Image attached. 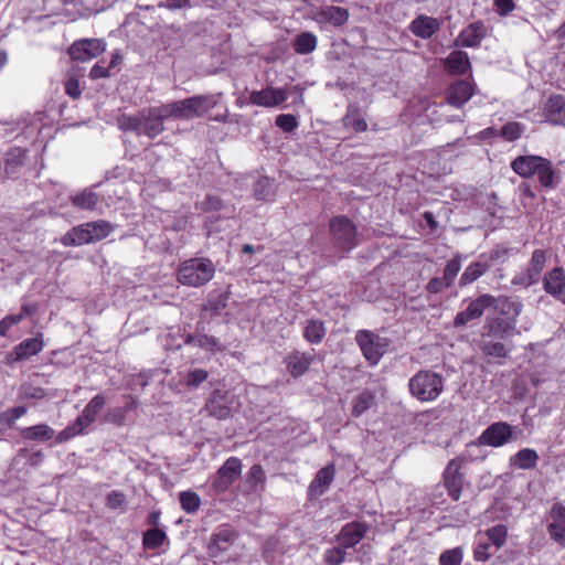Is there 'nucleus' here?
Segmentation results:
<instances>
[{"label":"nucleus","instance_id":"1","mask_svg":"<svg viewBox=\"0 0 565 565\" xmlns=\"http://www.w3.org/2000/svg\"><path fill=\"white\" fill-rule=\"evenodd\" d=\"M217 95H195L185 99L168 103L163 105V111L169 118L178 120H190L202 117L218 103Z\"/></svg>","mask_w":565,"mask_h":565},{"label":"nucleus","instance_id":"2","mask_svg":"<svg viewBox=\"0 0 565 565\" xmlns=\"http://www.w3.org/2000/svg\"><path fill=\"white\" fill-rule=\"evenodd\" d=\"M215 274V266L209 258H191L183 262L178 269V281L189 287L207 284Z\"/></svg>","mask_w":565,"mask_h":565},{"label":"nucleus","instance_id":"3","mask_svg":"<svg viewBox=\"0 0 565 565\" xmlns=\"http://www.w3.org/2000/svg\"><path fill=\"white\" fill-rule=\"evenodd\" d=\"M411 394L420 402H433L444 391V379L430 370H422L409 379Z\"/></svg>","mask_w":565,"mask_h":565},{"label":"nucleus","instance_id":"4","mask_svg":"<svg viewBox=\"0 0 565 565\" xmlns=\"http://www.w3.org/2000/svg\"><path fill=\"white\" fill-rule=\"evenodd\" d=\"M106 398L102 394L94 396L88 404L84 407L82 414L75 419L74 423L68 425L62 430L57 437L58 441H64L72 437L82 434L95 420L99 411L105 406Z\"/></svg>","mask_w":565,"mask_h":565},{"label":"nucleus","instance_id":"5","mask_svg":"<svg viewBox=\"0 0 565 565\" xmlns=\"http://www.w3.org/2000/svg\"><path fill=\"white\" fill-rule=\"evenodd\" d=\"M355 341L363 356L371 365H376L390 347V339L381 337L371 330H359Z\"/></svg>","mask_w":565,"mask_h":565},{"label":"nucleus","instance_id":"6","mask_svg":"<svg viewBox=\"0 0 565 565\" xmlns=\"http://www.w3.org/2000/svg\"><path fill=\"white\" fill-rule=\"evenodd\" d=\"M330 233L333 243L342 250L349 252L358 245L356 227L344 215H339L330 221Z\"/></svg>","mask_w":565,"mask_h":565},{"label":"nucleus","instance_id":"7","mask_svg":"<svg viewBox=\"0 0 565 565\" xmlns=\"http://www.w3.org/2000/svg\"><path fill=\"white\" fill-rule=\"evenodd\" d=\"M497 302L498 298L490 294L480 295L478 298L471 300L465 310L459 311L456 315L454 326L456 328H460L472 320L481 318L484 310L491 307L495 308Z\"/></svg>","mask_w":565,"mask_h":565},{"label":"nucleus","instance_id":"8","mask_svg":"<svg viewBox=\"0 0 565 565\" xmlns=\"http://www.w3.org/2000/svg\"><path fill=\"white\" fill-rule=\"evenodd\" d=\"M105 50L106 43L100 39H82L72 44L68 54L75 61L87 62L100 55Z\"/></svg>","mask_w":565,"mask_h":565},{"label":"nucleus","instance_id":"9","mask_svg":"<svg viewBox=\"0 0 565 565\" xmlns=\"http://www.w3.org/2000/svg\"><path fill=\"white\" fill-rule=\"evenodd\" d=\"M169 119L163 111V105L159 107H151L141 113L140 119V135H145L150 139L156 138L164 130L163 121Z\"/></svg>","mask_w":565,"mask_h":565},{"label":"nucleus","instance_id":"10","mask_svg":"<svg viewBox=\"0 0 565 565\" xmlns=\"http://www.w3.org/2000/svg\"><path fill=\"white\" fill-rule=\"evenodd\" d=\"M242 461L237 457H230L220 467L213 480V487L218 492L226 491L241 476Z\"/></svg>","mask_w":565,"mask_h":565},{"label":"nucleus","instance_id":"11","mask_svg":"<svg viewBox=\"0 0 565 565\" xmlns=\"http://www.w3.org/2000/svg\"><path fill=\"white\" fill-rule=\"evenodd\" d=\"M513 437V427L505 422H498L491 424L482 434L478 440L481 445L491 447H501L508 444Z\"/></svg>","mask_w":565,"mask_h":565},{"label":"nucleus","instance_id":"12","mask_svg":"<svg viewBox=\"0 0 565 565\" xmlns=\"http://www.w3.org/2000/svg\"><path fill=\"white\" fill-rule=\"evenodd\" d=\"M475 84L470 79H457L446 89V103L460 108L475 95Z\"/></svg>","mask_w":565,"mask_h":565},{"label":"nucleus","instance_id":"13","mask_svg":"<svg viewBox=\"0 0 565 565\" xmlns=\"http://www.w3.org/2000/svg\"><path fill=\"white\" fill-rule=\"evenodd\" d=\"M288 99V93L285 88L267 86L260 90H253L249 94V102L253 105L273 108L281 105Z\"/></svg>","mask_w":565,"mask_h":565},{"label":"nucleus","instance_id":"14","mask_svg":"<svg viewBox=\"0 0 565 565\" xmlns=\"http://www.w3.org/2000/svg\"><path fill=\"white\" fill-rule=\"evenodd\" d=\"M315 360L316 355L313 351L302 352L294 350L285 358L286 369L292 377L297 379L309 371Z\"/></svg>","mask_w":565,"mask_h":565},{"label":"nucleus","instance_id":"15","mask_svg":"<svg viewBox=\"0 0 565 565\" xmlns=\"http://www.w3.org/2000/svg\"><path fill=\"white\" fill-rule=\"evenodd\" d=\"M43 341L41 335L35 338H29L19 343L10 353L7 355V362L12 364L30 359L43 350Z\"/></svg>","mask_w":565,"mask_h":565},{"label":"nucleus","instance_id":"16","mask_svg":"<svg viewBox=\"0 0 565 565\" xmlns=\"http://www.w3.org/2000/svg\"><path fill=\"white\" fill-rule=\"evenodd\" d=\"M543 288L548 295L565 303V270L562 267H555L546 273L543 278Z\"/></svg>","mask_w":565,"mask_h":565},{"label":"nucleus","instance_id":"17","mask_svg":"<svg viewBox=\"0 0 565 565\" xmlns=\"http://www.w3.org/2000/svg\"><path fill=\"white\" fill-rule=\"evenodd\" d=\"M237 534L235 531L228 527H222L217 532L213 533L207 545L209 555L211 557H217L222 553L230 550L235 543Z\"/></svg>","mask_w":565,"mask_h":565},{"label":"nucleus","instance_id":"18","mask_svg":"<svg viewBox=\"0 0 565 565\" xmlns=\"http://www.w3.org/2000/svg\"><path fill=\"white\" fill-rule=\"evenodd\" d=\"M460 461L452 459L448 462L444 472V483L450 498L458 501L461 495L462 475L460 473Z\"/></svg>","mask_w":565,"mask_h":565},{"label":"nucleus","instance_id":"19","mask_svg":"<svg viewBox=\"0 0 565 565\" xmlns=\"http://www.w3.org/2000/svg\"><path fill=\"white\" fill-rule=\"evenodd\" d=\"M334 476L335 468L333 465L321 468L308 487V497L312 500L324 494L332 483Z\"/></svg>","mask_w":565,"mask_h":565},{"label":"nucleus","instance_id":"20","mask_svg":"<svg viewBox=\"0 0 565 565\" xmlns=\"http://www.w3.org/2000/svg\"><path fill=\"white\" fill-rule=\"evenodd\" d=\"M369 525L362 522L345 524L337 535V541L343 548L355 546L366 534Z\"/></svg>","mask_w":565,"mask_h":565},{"label":"nucleus","instance_id":"21","mask_svg":"<svg viewBox=\"0 0 565 565\" xmlns=\"http://www.w3.org/2000/svg\"><path fill=\"white\" fill-rule=\"evenodd\" d=\"M486 36L483 22L476 21L465 28L455 40V46L477 47Z\"/></svg>","mask_w":565,"mask_h":565},{"label":"nucleus","instance_id":"22","mask_svg":"<svg viewBox=\"0 0 565 565\" xmlns=\"http://www.w3.org/2000/svg\"><path fill=\"white\" fill-rule=\"evenodd\" d=\"M491 269V264L484 258L478 256L477 260L470 263L461 274L458 286L460 288L467 287L475 281H477L480 277L487 274Z\"/></svg>","mask_w":565,"mask_h":565},{"label":"nucleus","instance_id":"23","mask_svg":"<svg viewBox=\"0 0 565 565\" xmlns=\"http://www.w3.org/2000/svg\"><path fill=\"white\" fill-rule=\"evenodd\" d=\"M350 18L349 10L342 7L326 6L316 13L318 22H327L335 28L344 25Z\"/></svg>","mask_w":565,"mask_h":565},{"label":"nucleus","instance_id":"24","mask_svg":"<svg viewBox=\"0 0 565 565\" xmlns=\"http://www.w3.org/2000/svg\"><path fill=\"white\" fill-rule=\"evenodd\" d=\"M550 515L553 522L548 524L547 532L556 542H563L565 540V507L556 502L552 505Z\"/></svg>","mask_w":565,"mask_h":565},{"label":"nucleus","instance_id":"25","mask_svg":"<svg viewBox=\"0 0 565 565\" xmlns=\"http://www.w3.org/2000/svg\"><path fill=\"white\" fill-rule=\"evenodd\" d=\"M544 117L547 122L563 125L565 121V98L562 95L551 96L544 105Z\"/></svg>","mask_w":565,"mask_h":565},{"label":"nucleus","instance_id":"26","mask_svg":"<svg viewBox=\"0 0 565 565\" xmlns=\"http://www.w3.org/2000/svg\"><path fill=\"white\" fill-rule=\"evenodd\" d=\"M440 28L439 20L433 17L419 15L411 22L412 33L422 39L431 38Z\"/></svg>","mask_w":565,"mask_h":565},{"label":"nucleus","instance_id":"27","mask_svg":"<svg viewBox=\"0 0 565 565\" xmlns=\"http://www.w3.org/2000/svg\"><path fill=\"white\" fill-rule=\"evenodd\" d=\"M445 70L451 75H463L471 68L469 56L463 51H452L444 60Z\"/></svg>","mask_w":565,"mask_h":565},{"label":"nucleus","instance_id":"28","mask_svg":"<svg viewBox=\"0 0 565 565\" xmlns=\"http://www.w3.org/2000/svg\"><path fill=\"white\" fill-rule=\"evenodd\" d=\"M204 411L209 416L217 419H225L231 414V408L227 405L226 397L220 392L214 391L210 398L206 401Z\"/></svg>","mask_w":565,"mask_h":565},{"label":"nucleus","instance_id":"29","mask_svg":"<svg viewBox=\"0 0 565 565\" xmlns=\"http://www.w3.org/2000/svg\"><path fill=\"white\" fill-rule=\"evenodd\" d=\"M26 152L20 147L11 148L4 154V172L8 178L14 177L24 166Z\"/></svg>","mask_w":565,"mask_h":565},{"label":"nucleus","instance_id":"30","mask_svg":"<svg viewBox=\"0 0 565 565\" xmlns=\"http://www.w3.org/2000/svg\"><path fill=\"white\" fill-rule=\"evenodd\" d=\"M327 334L324 322L319 319H308L303 323V339L310 344H319Z\"/></svg>","mask_w":565,"mask_h":565},{"label":"nucleus","instance_id":"31","mask_svg":"<svg viewBox=\"0 0 565 565\" xmlns=\"http://www.w3.org/2000/svg\"><path fill=\"white\" fill-rule=\"evenodd\" d=\"M540 159V156H519L511 162V168L520 177L530 178L535 174Z\"/></svg>","mask_w":565,"mask_h":565},{"label":"nucleus","instance_id":"32","mask_svg":"<svg viewBox=\"0 0 565 565\" xmlns=\"http://www.w3.org/2000/svg\"><path fill=\"white\" fill-rule=\"evenodd\" d=\"M539 455L534 449L523 448L509 459L510 467L529 470L536 467Z\"/></svg>","mask_w":565,"mask_h":565},{"label":"nucleus","instance_id":"33","mask_svg":"<svg viewBox=\"0 0 565 565\" xmlns=\"http://www.w3.org/2000/svg\"><path fill=\"white\" fill-rule=\"evenodd\" d=\"M64 246H82L92 243V236L88 235L85 223L73 227L61 239Z\"/></svg>","mask_w":565,"mask_h":565},{"label":"nucleus","instance_id":"34","mask_svg":"<svg viewBox=\"0 0 565 565\" xmlns=\"http://www.w3.org/2000/svg\"><path fill=\"white\" fill-rule=\"evenodd\" d=\"M70 200L75 207L87 211L95 210L99 203V196L89 188L71 195Z\"/></svg>","mask_w":565,"mask_h":565},{"label":"nucleus","instance_id":"35","mask_svg":"<svg viewBox=\"0 0 565 565\" xmlns=\"http://www.w3.org/2000/svg\"><path fill=\"white\" fill-rule=\"evenodd\" d=\"M343 125L347 128L353 129L355 132H363L367 129V124L361 114V110L355 105H350L344 115Z\"/></svg>","mask_w":565,"mask_h":565},{"label":"nucleus","instance_id":"36","mask_svg":"<svg viewBox=\"0 0 565 565\" xmlns=\"http://www.w3.org/2000/svg\"><path fill=\"white\" fill-rule=\"evenodd\" d=\"M539 163L535 174H537L540 184L543 188H553L556 183V172L552 162L548 159L541 157Z\"/></svg>","mask_w":565,"mask_h":565},{"label":"nucleus","instance_id":"37","mask_svg":"<svg viewBox=\"0 0 565 565\" xmlns=\"http://www.w3.org/2000/svg\"><path fill=\"white\" fill-rule=\"evenodd\" d=\"M21 437L29 440L45 441L54 436V430L46 424L25 427L21 430Z\"/></svg>","mask_w":565,"mask_h":565},{"label":"nucleus","instance_id":"38","mask_svg":"<svg viewBox=\"0 0 565 565\" xmlns=\"http://www.w3.org/2000/svg\"><path fill=\"white\" fill-rule=\"evenodd\" d=\"M317 36L311 32H302L294 41V50L298 54H309L317 47Z\"/></svg>","mask_w":565,"mask_h":565},{"label":"nucleus","instance_id":"39","mask_svg":"<svg viewBox=\"0 0 565 565\" xmlns=\"http://www.w3.org/2000/svg\"><path fill=\"white\" fill-rule=\"evenodd\" d=\"M85 226L87 227L88 235L92 236V243L104 239L114 230L111 223L104 220L87 222Z\"/></svg>","mask_w":565,"mask_h":565},{"label":"nucleus","instance_id":"40","mask_svg":"<svg viewBox=\"0 0 565 565\" xmlns=\"http://www.w3.org/2000/svg\"><path fill=\"white\" fill-rule=\"evenodd\" d=\"M184 342L185 344L195 345L207 351H216L221 349L220 341L215 337L207 334H188Z\"/></svg>","mask_w":565,"mask_h":565},{"label":"nucleus","instance_id":"41","mask_svg":"<svg viewBox=\"0 0 565 565\" xmlns=\"http://www.w3.org/2000/svg\"><path fill=\"white\" fill-rule=\"evenodd\" d=\"M136 408V402L130 401L124 407H113L105 414V422L116 426H124L126 424L127 413Z\"/></svg>","mask_w":565,"mask_h":565},{"label":"nucleus","instance_id":"42","mask_svg":"<svg viewBox=\"0 0 565 565\" xmlns=\"http://www.w3.org/2000/svg\"><path fill=\"white\" fill-rule=\"evenodd\" d=\"M167 541V534L162 529H149L143 533L142 544L148 550L160 548Z\"/></svg>","mask_w":565,"mask_h":565},{"label":"nucleus","instance_id":"43","mask_svg":"<svg viewBox=\"0 0 565 565\" xmlns=\"http://www.w3.org/2000/svg\"><path fill=\"white\" fill-rule=\"evenodd\" d=\"M462 255L457 253L447 262L443 270V279L451 287L461 269Z\"/></svg>","mask_w":565,"mask_h":565},{"label":"nucleus","instance_id":"44","mask_svg":"<svg viewBox=\"0 0 565 565\" xmlns=\"http://www.w3.org/2000/svg\"><path fill=\"white\" fill-rule=\"evenodd\" d=\"M498 300L501 301V313L515 323L523 305L518 299L511 297H500Z\"/></svg>","mask_w":565,"mask_h":565},{"label":"nucleus","instance_id":"45","mask_svg":"<svg viewBox=\"0 0 565 565\" xmlns=\"http://www.w3.org/2000/svg\"><path fill=\"white\" fill-rule=\"evenodd\" d=\"M374 395L369 391H363L353 401L352 415L360 417L374 404Z\"/></svg>","mask_w":565,"mask_h":565},{"label":"nucleus","instance_id":"46","mask_svg":"<svg viewBox=\"0 0 565 565\" xmlns=\"http://www.w3.org/2000/svg\"><path fill=\"white\" fill-rule=\"evenodd\" d=\"M18 396L22 401H41L45 397L52 396L44 388L31 384H23L20 386Z\"/></svg>","mask_w":565,"mask_h":565},{"label":"nucleus","instance_id":"47","mask_svg":"<svg viewBox=\"0 0 565 565\" xmlns=\"http://www.w3.org/2000/svg\"><path fill=\"white\" fill-rule=\"evenodd\" d=\"M480 350L484 355L503 359L508 355V350L502 342L493 340H482Z\"/></svg>","mask_w":565,"mask_h":565},{"label":"nucleus","instance_id":"48","mask_svg":"<svg viewBox=\"0 0 565 565\" xmlns=\"http://www.w3.org/2000/svg\"><path fill=\"white\" fill-rule=\"evenodd\" d=\"M507 535L508 530L507 526L503 524H498L486 531V536L488 537V541L491 542V544L495 547L494 552L500 550L505 544Z\"/></svg>","mask_w":565,"mask_h":565},{"label":"nucleus","instance_id":"49","mask_svg":"<svg viewBox=\"0 0 565 565\" xmlns=\"http://www.w3.org/2000/svg\"><path fill=\"white\" fill-rule=\"evenodd\" d=\"M246 480L252 490L257 491L258 488L263 489L266 481L263 467L258 463L253 465L247 472Z\"/></svg>","mask_w":565,"mask_h":565},{"label":"nucleus","instance_id":"50","mask_svg":"<svg viewBox=\"0 0 565 565\" xmlns=\"http://www.w3.org/2000/svg\"><path fill=\"white\" fill-rule=\"evenodd\" d=\"M181 508L186 513H194L201 505V499L198 493L193 491H182L179 494Z\"/></svg>","mask_w":565,"mask_h":565},{"label":"nucleus","instance_id":"51","mask_svg":"<svg viewBox=\"0 0 565 565\" xmlns=\"http://www.w3.org/2000/svg\"><path fill=\"white\" fill-rule=\"evenodd\" d=\"M525 127L518 121H509L502 126L499 135L507 141H514L519 139L524 132Z\"/></svg>","mask_w":565,"mask_h":565},{"label":"nucleus","instance_id":"52","mask_svg":"<svg viewBox=\"0 0 565 565\" xmlns=\"http://www.w3.org/2000/svg\"><path fill=\"white\" fill-rule=\"evenodd\" d=\"M254 195L257 200H269L274 196L273 183L268 178H260L254 184Z\"/></svg>","mask_w":565,"mask_h":565},{"label":"nucleus","instance_id":"53","mask_svg":"<svg viewBox=\"0 0 565 565\" xmlns=\"http://www.w3.org/2000/svg\"><path fill=\"white\" fill-rule=\"evenodd\" d=\"M463 558V550L455 547L444 551L439 556V565H461Z\"/></svg>","mask_w":565,"mask_h":565},{"label":"nucleus","instance_id":"54","mask_svg":"<svg viewBox=\"0 0 565 565\" xmlns=\"http://www.w3.org/2000/svg\"><path fill=\"white\" fill-rule=\"evenodd\" d=\"M209 377V372L203 369L189 371L183 377V383L190 388L199 387Z\"/></svg>","mask_w":565,"mask_h":565},{"label":"nucleus","instance_id":"55","mask_svg":"<svg viewBox=\"0 0 565 565\" xmlns=\"http://www.w3.org/2000/svg\"><path fill=\"white\" fill-rule=\"evenodd\" d=\"M223 207V201L217 195H206L205 199L196 203V209L204 213L220 211Z\"/></svg>","mask_w":565,"mask_h":565},{"label":"nucleus","instance_id":"56","mask_svg":"<svg viewBox=\"0 0 565 565\" xmlns=\"http://www.w3.org/2000/svg\"><path fill=\"white\" fill-rule=\"evenodd\" d=\"M141 113L138 116L122 115L118 118L119 128L122 130L134 131L140 136Z\"/></svg>","mask_w":565,"mask_h":565},{"label":"nucleus","instance_id":"57","mask_svg":"<svg viewBox=\"0 0 565 565\" xmlns=\"http://www.w3.org/2000/svg\"><path fill=\"white\" fill-rule=\"evenodd\" d=\"M540 277L534 275L529 268L523 269L516 274L512 279V285L530 287L539 281Z\"/></svg>","mask_w":565,"mask_h":565},{"label":"nucleus","instance_id":"58","mask_svg":"<svg viewBox=\"0 0 565 565\" xmlns=\"http://www.w3.org/2000/svg\"><path fill=\"white\" fill-rule=\"evenodd\" d=\"M546 263L545 252L542 249H535L532 254L530 264L527 268L534 273L536 276H541L542 270L544 269Z\"/></svg>","mask_w":565,"mask_h":565},{"label":"nucleus","instance_id":"59","mask_svg":"<svg viewBox=\"0 0 565 565\" xmlns=\"http://www.w3.org/2000/svg\"><path fill=\"white\" fill-rule=\"evenodd\" d=\"M347 556L345 548L341 545L339 547H332L326 551L324 561L329 565H341Z\"/></svg>","mask_w":565,"mask_h":565},{"label":"nucleus","instance_id":"60","mask_svg":"<svg viewBox=\"0 0 565 565\" xmlns=\"http://www.w3.org/2000/svg\"><path fill=\"white\" fill-rule=\"evenodd\" d=\"M275 124L285 132H291L298 127L297 118L291 114H281L276 117Z\"/></svg>","mask_w":565,"mask_h":565},{"label":"nucleus","instance_id":"61","mask_svg":"<svg viewBox=\"0 0 565 565\" xmlns=\"http://www.w3.org/2000/svg\"><path fill=\"white\" fill-rule=\"evenodd\" d=\"M508 249L503 248L501 246H495L492 248L489 253L480 254V257H484L489 264H491V267L494 263H504L507 258Z\"/></svg>","mask_w":565,"mask_h":565},{"label":"nucleus","instance_id":"62","mask_svg":"<svg viewBox=\"0 0 565 565\" xmlns=\"http://www.w3.org/2000/svg\"><path fill=\"white\" fill-rule=\"evenodd\" d=\"M515 323L510 321H504L503 319H495L493 322L489 326V333L490 334H500V333H508L509 331L514 329Z\"/></svg>","mask_w":565,"mask_h":565},{"label":"nucleus","instance_id":"63","mask_svg":"<svg viewBox=\"0 0 565 565\" xmlns=\"http://www.w3.org/2000/svg\"><path fill=\"white\" fill-rule=\"evenodd\" d=\"M25 413L26 408L24 406H18L6 411L2 414V418L9 427H13L15 420L25 415Z\"/></svg>","mask_w":565,"mask_h":565},{"label":"nucleus","instance_id":"64","mask_svg":"<svg viewBox=\"0 0 565 565\" xmlns=\"http://www.w3.org/2000/svg\"><path fill=\"white\" fill-rule=\"evenodd\" d=\"M491 544L488 542H481L479 541L475 551H473V558L477 562H486L490 558V556L494 552H490Z\"/></svg>","mask_w":565,"mask_h":565}]
</instances>
